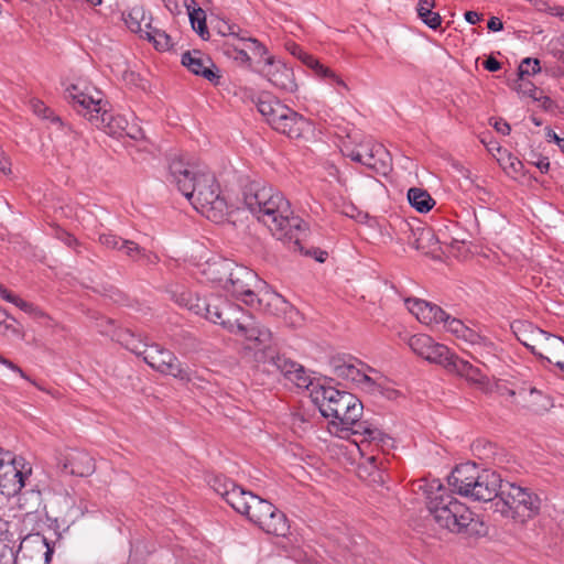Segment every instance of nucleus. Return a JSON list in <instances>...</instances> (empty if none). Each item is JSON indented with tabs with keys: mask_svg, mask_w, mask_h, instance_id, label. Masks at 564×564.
<instances>
[{
	"mask_svg": "<svg viewBox=\"0 0 564 564\" xmlns=\"http://www.w3.org/2000/svg\"><path fill=\"white\" fill-rule=\"evenodd\" d=\"M242 198L246 207L268 227L272 236L289 243L294 251H303L301 242L306 237V224L293 216L291 205L282 193L262 180H252L243 185Z\"/></svg>",
	"mask_w": 564,
	"mask_h": 564,
	"instance_id": "nucleus-1",
	"label": "nucleus"
},
{
	"mask_svg": "<svg viewBox=\"0 0 564 564\" xmlns=\"http://www.w3.org/2000/svg\"><path fill=\"white\" fill-rule=\"evenodd\" d=\"M169 180L207 219L219 223L228 213V205L219 193L214 174L198 171L182 158L175 156L169 164Z\"/></svg>",
	"mask_w": 564,
	"mask_h": 564,
	"instance_id": "nucleus-2",
	"label": "nucleus"
},
{
	"mask_svg": "<svg viewBox=\"0 0 564 564\" xmlns=\"http://www.w3.org/2000/svg\"><path fill=\"white\" fill-rule=\"evenodd\" d=\"M448 484L464 497L478 501H496L499 499L503 481L501 475L495 470H479L475 463H465L456 466L448 476Z\"/></svg>",
	"mask_w": 564,
	"mask_h": 564,
	"instance_id": "nucleus-3",
	"label": "nucleus"
},
{
	"mask_svg": "<svg viewBox=\"0 0 564 564\" xmlns=\"http://www.w3.org/2000/svg\"><path fill=\"white\" fill-rule=\"evenodd\" d=\"M499 492V499L492 503V507L495 512H499L505 518L525 522L540 512L541 499L530 488L506 481Z\"/></svg>",
	"mask_w": 564,
	"mask_h": 564,
	"instance_id": "nucleus-4",
	"label": "nucleus"
},
{
	"mask_svg": "<svg viewBox=\"0 0 564 564\" xmlns=\"http://www.w3.org/2000/svg\"><path fill=\"white\" fill-rule=\"evenodd\" d=\"M414 490L422 491L426 499V506L435 522L443 528L455 517H467V506L458 501L438 479L425 478L414 482Z\"/></svg>",
	"mask_w": 564,
	"mask_h": 564,
	"instance_id": "nucleus-5",
	"label": "nucleus"
},
{
	"mask_svg": "<svg viewBox=\"0 0 564 564\" xmlns=\"http://www.w3.org/2000/svg\"><path fill=\"white\" fill-rule=\"evenodd\" d=\"M313 400L324 417L352 423L362 414V403L351 393L321 386L313 391Z\"/></svg>",
	"mask_w": 564,
	"mask_h": 564,
	"instance_id": "nucleus-6",
	"label": "nucleus"
},
{
	"mask_svg": "<svg viewBox=\"0 0 564 564\" xmlns=\"http://www.w3.org/2000/svg\"><path fill=\"white\" fill-rule=\"evenodd\" d=\"M229 333L243 338V349L252 354L258 364H265L275 348L271 330L245 312L236 317L234 330Z\"/></svg>",
	"mask_w": 564,
	"mask_h": 564,
	"instance_id": "nucleus-7",
	"label": "nucleus"
},
{
	"mask_svg": "<svg viewBox=\"0 0 564 564\" xmlns=\"http://www.w3.org/2000/svg\"><path fill=\"white\" fill-rule=\"evenodd\" d=\"M95 94L88 91V88H82L79 84L70 85L65 91V98L70 101L77 111L101 130H106L112 124L116 116L106 109V101L102 100L100 91L94 89Z\"/></svg>",
	"mask_w": 564,
	"mask_h": 564,
	"instance_id": "nucleus-8",
	"label": "nucleus"
},
{
	"mask_svg": "<svg viewBox=\"0 0 564 564\" xmlns=\"http://www.w3.org/2000/svg\"><path fill=\"white\" fill-rule=\"evenodd\" d=\"M243 516L268 534L284 536L290 529L285 514L254 494L249 495L248 510Z\"/></svg>",
	"mask_w": 564,
	"mask_h": 564,
	"instance_id": "nucleus-9",
	"label": "nucleus"
},
{
	"mask_svg": "<svg viewBox=\"0 0 564 564\" xmlns=\"http://www.w3.org/2000/svg\"><path fill=\"white\" fill-rule=\"evenodd\" d=\"M517 328L520 332H530V339L533 344L519 336L516 330L518 340L523 344L532 354L547 362H553V359L560 358L564 354V339L562 337L552 335L531 323H518Z\"/></svg>",
	"mask_w": 564,
	"mask_h": 564,
	"instance_id": "nucleus-10",
	"label": "nucleus"
},
{
	"mask_svg": "<svg viewBox=\"0 0 564 564\" xmlns=\"http://www.w3.org/2000/svg\"><path fill=\"white\" fill-rule=\"evenodd\" d=\"M141 357L150 367L163 375L173 376L182 381L191 380L189 372L182 367L177 357L158 344H147Z\"/></svg>",
	"mask_w": 564,
	"mask_h": 564,
	"instance_id": "nucleus-11",
	"label": "nucleus"
},
{
	"mask_svg": "<svg viewBox=\"0 0 564 564\" xmlns=\"http://www.w3.org/2000/svg\"><path fill=\"white\" fill-rule=\"evenodd\" d=\"M54 466L63 475L88 477L95 473V459L83 449L65 448L54 455Z\"/></svg>",
	"mask_w": 564,
	"mask_h": 564,
	"instance_id": "nucleus-12",
	"label": "nucleus"
},
{
	"mask_svg": "<svg viewBox=\"0 0 564 564\" xmlns=\"http://www.w3.org/2000/svg\"><path fill=\"white\" fill-rule=\"evenodd\" d=\"M261 284L257 273L247 267L235 264L232 274L228 279L225 290L240 299L248 305H253L257 300L254 290Z\"/></svg>",
	"mask_w": 564,
	"mask_h": 564,
	"instance_id": "nucleus-13",
	"label": "nucleus"
},
{
	"mask_svg": "<svg viewBox=\"0 0 564 564\" xmlns=\"http://www.w3.org/2000/svg\"><path fill=\"white\" fill-rule=\"evenodd\" d=\"M409 346L414 354L425 360L442 366L446 369V362L453 352L444 345L435 343L432 337L424 334L413 335L409 339Z\"/></svg>",
	"mask_w": 564,
	"mask_h": 564,
	"instance_id": "nucleus-14",
	"label": "nucleus"
},
{
	"mask_svg": "<svg viewBox=\"0 0 564 564\" xmlns=\"http://www.w3.org/2000/svg\"><path fill=\"white\" fill-rule=\"evenodd\" d=\"M204 305L207 310H204L199 316L220 325L228 332L234 330L236 317H239L242 312L239 306H234L220 297L206 299Z\"/></svg>",
	"mask_w": 564,
	"mask_h": 564,
	"instance_id": "nucleus-15",
	"label": "nucleus"
},
{
	"mask_svg": "<svg viewBox=\"0 0 564 564\" xmlns=\"http://www.w3.org/2000/svg\"><path fill=\"white\" fill-rule=\"evenodd\" d=\"M513 405L519 411L533 415H543L553 406V400L543 391L531 386H522L518 389V399L513 401Z\"/></svg>",
	"mask_w": 564,
	"mask_h": 564,
	"instance_id": "nucleus-16",
	"label": "nucleus"
},
{
	"mask_svg": "<svg viewBox=\"0 0 564 564\" xmlns=\"http://www.w3.org/2000/svg\"><path fill=\"white\" fill-rule=\"evenodd\" d=\"M6 456H9V464L0 471V488L3 495L14 496L24 487V479L31 474V468L25 470L23 459L12 456L10 452H6Z\"/></svg>",
	"mask_w": 564,
	"mask_h": 564,
	"instance_id": "nucleus-17",
	"label": "nucleus"
},
{
	"mask_svg": "<svg viewBox=\"0 0 564 564\" xmlns=\"http://www.w3.org/2000/svg\"><path fill=\"white\" fill-rule=\"evenodd\" d=\"M182 64L193 74L199 75L210 83L218 84L220 76L217 74L216 65L210 57L200 51L194 50L183 53Z\"/></svg>",
	"mask_w": 564,
	"mask_h": 564,
	"instance_id": "nucleus-18",
	"label": "nucleus"
},
{
	"mask_svg": "<svg viewBox=\"0 0 564 564\" xmlns=\"http://www.w3.org/2000/svg\"><path fill=\"white\" fill-rule=\"evenodd\" d=\"M270 355L271 356L268 357L265 364L274 368L276 371H280L297 387H307L308 377L305 375V369L302 365L286 358L285 356L279 355L275 348L270 352Z\"/></svg>",
	"mask_w": 564,
	"mask_h": 564,
	"instance_id": "nucleus-19",
	"label": "nucleus"
},
{
	"mask_svg": "<svg viewBox=\"0 0 564 564\" xmlns=\"http://www.w3.org/2000/svg\"><path fill=\"white\" fill-rule=\"evenodd\" d=\"M467 517H453L444 529L452 533L464 534L466 536H485L488 528L484 521L467 507Z\"/></svg>",
	"mask_w": 564,
	"mask_h": 564,
	"instance_id": "nucleus-20",
	"label": "nucleus"
},
{
	"mask_svg": "<svg viewBox=\"0 0 564 564\" xmlns=\"http://www.w3.org/2000/svg\"><path fill=\"white\" fill-rule=\"evenodd\" d=\"M541 70L540 61L536 58H524L518 67V78L512 84V89L523 96H529L533 100H540L538 96L540 89L536 88L530 80L525 79V76L536 74Z\"/></svg>",
	"mask_w": 564,
	"mask_h": 564,
	"instance_id": "nucleus-21",
	"label": "nucleus"
},
{
	"mask_svg": "<svg viewBox=\"0 0 564 564\" xmlns=\"http://www.w3.org/2000/svg\"><path fill=\"white\" fill-rule=\"evenodd\" d=\"M446 370L465 378L469 383L486 391L488 386V378L481 370L473 366L469 361L459 358L453 352L452 358L446 362Z\"/></svg>",
	"mask_w": 564,
	"mask_h": 564,
	"instance_id": "nucleus-22",
	"label": "nucleus"
},
{
	"mask_svg": "<svg viewBox=\"0 0 564 564\" xmlns=\"http://www.w3.org/2000/svg\"><path fill=\"white\" fill-rule=\"evenodd\" d=\"M273 129L289 138L297 139L311 130V122L290 108V113H285Z\"/></svg>",
	"mask_w": 564,
	"mask_h": 564,
	"instance_id": "nucleus-23",
	"label": "nucleus"
},
{
	"mask_svg": "<svg viewBox=\"0 0 564 564\" xmlns=\"http://www.w3.org/2000/svg\"><path fill=\"white\" fill-rule=\"evenodd\" d=\"M267 64L269 68L265 74L272 85L288 93H293L296 89L297 85L291 68L281 63L275 64L272 57H268Z\"/></svg>",
	"mask_w": 564,
	"mask_h": 564,
	"instance_id": "nucleus-24",
	"label": "nucleus"
},
{
	"mask_svg": "<svg viewBox=\"0 0 564 564\" xmlns=\"http://www.w3.org/2000/svg\"><path fill=\"white\" fill-rule=\"evenodd\" d=\"M235 264L234 261L228 259H213L206 263L203 273L207 280L218 284L225 290L226 284H228V279L232 274Z\"/></svg>",
	"mask_w": 564,
	"mask_h": 564,
	"instance_id": "nucleus-25",
	"label": "nucleus"
},
{
	"mask_svg": "<svg viewBox=\"0 0 564 564\" xmlns=\"http://www.w3.org/2000/svg\"><path fill=\"white\" fill-rule=\"evenodd\" d=\"M334 375L338 378L351 380L365 386L370 392H381L380 387L367 375L362 373L358 368L351 364L333 361Z\"/></svg>",
	"mask_w": 564,
	"mask_h": 564,
	"instance_id": "nucleus-26",
	"label": "nucleus"
},
{
	"mask_svg": "<svg viewBox=\"0 0 564 564\" xmlns=\"http://www.w3.org/2000/svg\"><path fill=\"white\" fill-rule=\"evenodd\" d=\"M365 165L376 173L387 175L391 170V156L382 144H372L365 154Z\"/></svg>",
	"mask_w": 564,
	"mask_h": 564,
	"instance_id": "nucleus-27",
	"label": "nucleus"
},
{
	"mask_svg": "<svg viewBox=\"0 0 564 564\" xmlns=\"http://www.w3.org/2000/svg\"><path fill=\"white\" fill-rule=\"evenodd\" d=\"M406 232H409V243L412 245L416 250L424 252L434 251V247L438 240L435 237L434 231L429 227H417L416 229L411 228L408 224L404 225Z\"/></svg>",
	"mask_w": 564,
	"mask_h": 564,
	"instance_id": "nucleus-28",
	"label": "nucleus"
},
{
	"mask_svg": "<svg viewBox=\"0 0 564 564\" xmlns=\"http://www.w3.org/2000/svg\"><path fill=\"white\" fill-rule=\"evenodd\" d=\"M360 417H356L352 423H341L345 430L351 431L354 435H359L360 444L368 443L373 435L380 436V430L373 426L368 421H360Z\"/></svg>",
	"mask_w": 564,
	"mask_h": 564,
	"instance_id": "nucleus-29",
	"label": "nucleus"
},
{
	"mask_svg": "<svg viewBox=\"0 0 564 564\" xmlns=\"http://www.w3.org/2000/svg\"><path fill=\"white\" fill-rule=\"evenodd\" d=\"M148 19L152 20L150 15H147L143 7L135 6L131 8V10L124 17V22L130 31L139 33L140 36L143 37L145 22L149 21Z\"/></svg>",
	"mask_w": 564,
	"mask_h": 564,
	"instance_id": "nucleus-30",
	"label": "nucleus"
},
{
	"mask_svg": "<svg viewBox=\"0 0 564 564\" xmlns=\"http://www.w3.org/2000/svg\"><path fill=\"white\" fill-rule=\"evenodd\" d=\"M408 200L410 205L420 213L430 212L435 204V200L431 197L427 191L417 187L409 189Z\"/></svg>",
	"mask_w": 564,
	"mask_h": 564,
	"instance_id": "nucleus-31",
	"label": "nucleus"
},
{
	"mask_svg": "<svg viewBox=\"0 0 564 564\" xmlns=\"http://www.w3.org/2000/svg\"><path fill=\"white\" fill-rule=\"evenodd\" d=\"M145 22L143 37L151 41L156 50L166 51L172 46L171 37L165 31L152 25L151 19Z\"/></svg>",
	"mask_w": 564,
	"mask_h": 564,
	"instance_id": "nucleus-32",
	"label": "nucleus"
},
{
	"mask_svg": "<svg viewBox=\"0 0 564 564\" xmlns=\"http://www.w3.org/2000/svg\"><path fill=\"white\" fill-rule=\"evenodd\" d=\"M249 495H252V492L245 490L238 485H232L230 492L225 500L238 513L245 514L246 510H248Z\"/></svg>",
	"mask_w": 564,
	"mask_h": 564,
	"instance_id": "nucleus-33",
	"label": "nucleus"
},
{
	"mask_svg": "<svg viewBox=\"0 0 564 564\" xmlns=\"http://www.w3.org/2000/svg\"><path fill=\"white\" fill-rule=\"evenodd\" d=\"M435 6L434 0H420L417 3V15L419 18L431 29H437L441 25L442 19L437 12H433L432 9Z\"/></svg>",
	"mask_w": 564,
	"mask_h": 564,
	"instance_id": "nucleus-34",
	"label": "nucleus"
},
{
	"mask_svg": "<svg viewBox=\"0 0 564 564\" xmlns=\"http://www.w3.org/2000/svg\"><path fill=\"white\" fill-rule=\"evenodd\" d=\"M442 322L445 323L447 330L455 334L457 337L465 339L466 341L474 344L479 337L474 330L466 327L460 319L451 317L448 314L447 318L442 319Z\"/></svg>",
	"mask_w": 564,
	"mask_h": 564,
	"instance_id": "nucleus-35",
	"label": "nucleus"
},
{
	"mask_svg": "<svg viewBox=\"0 0 564 564\" xmlns=\"http://www.w3.org/2000/svg\"><path fill=\"white\" fill-rule=\"evenodd\" d=\"M116 338L118 343H120L137 356H141L142 350L147 346V343H143L140 338H138L130 329L118 330L116 333Z\"/></svg>",
	"mask_w": 564,
	"mask_h": 564,
	"instance_id": "nucleus-36",
	"label": "nucleus"
},
{
	"mask_svg": "<svg viewBox=\"0 0 564 564\" xmlns=\"http://www.w3.org/2000/svg\"><path fill=\"white\" fill-rule=\"evenodd\" d=\"M423 307L420 313L419 321L424 324H431L433 322L441 323L442 319L447 318V313L440 306L432 303H419Z\"/></svg>",
	"mask_w": 564,
	"mask_h": 564,
	"instance_id": "nucleus-37",
	"label": "nucleus"
},
{
	"mask_svg": "<svg viewBox=\"0 0 564 564\" xmlns=\"http://www.w3.org/2000/svg\"><path fill=\"white\" fill-rule=\"evenodd\" d=\"M9 333L15 336L22 335L19 322L6 310L0 308V334L8 335Z\"/></svg>",
	"mask_w": 564,
	"mask_h": 564,
	"instance_id": "nucleus-38",
	"label": "nucleus"
},
{
	"mask_svg": "<svg viewBox=\"0 0 564 564\" xmlns=\"http://www.w3.org/2000/svg\"><path fill=\"white\" fill-rule=\"evenodd\" d=\"M189 21L193 29L203 40H207L209 37V31L206 24V13L204 10H194L189 15Z\"/></svg>",
	"mask_w": 564,
	"mask_h": 564,
	"instance_id": "nucleus-39",
	"label": "nucleus"
},
{
	"mask_svg": "<svg viewBox=\"0 0 564 564\" xmlns=\"http://www.w3.org/2000/svg\"><path fill=\"white\" fill-rule=\"evenodd\" d=\"M278 100L279 99L275 98L274 96H272L268 93H263V94L259 95V97L256 101V105H257L259 112L267 119V117L270 115L273 107L278 102Z\"/></svg>",
	"mask_w": 564,
	"mask_h": 564,
	"instance_id": "nucleus-40",
	"label": "nucleus"
},
{
	"mask_svg": "<svg viewBox=\"0 0 564 564\" xmlns=\"http://www.w3.org/2000/svg\"><path fill=\"white\" fill-rule=\"evenodd\" d=\"M285 113H290V108L283 105L280 100L275 104L270 115L267 117V122L274 128L276 122L280 121L281 118L285 116Z\"/></svg>",
	"mask_w": 564,
	"mask_h": 564,
	"instance_id": "nucleus-41",
	"label": "nucleus"
},
{
	"mask_svg": "<svg viewBox=\"0 0 564 564\" xmlns=\"http://www.w3.org/2000/svg\"><path fill=\"white\" fill-rule=\"evenodd\" d=\"M367 463L375 469L376 477L373 481L384 482L382 471L386 469L383 459L378 455H371L366 458Z\"/></svg>",
	"mask_w": 564,
	"mask_h": 564,
	"instance_id": "nucleus-42",
	"label": "nucleus"
},
{
	"mask_svg": "<svg viewBox=\"0 0 564 564\" xmlns=\"http://www.w3.org/2000/svg\"><path fill=\"white\" fill-rule=\"evenodd\" d=\"M503 154L505 156L498 158V162L503 170H511L516 174L519 173L522 167V163L507 151H503Z\"/></svg>",
	"mask_w": 564,
	"mask_h": 564,
	"instance_id": "nucleus-43",
	"label": "nucleus"
},
{
	"mask_svg": "<svg viewBox=\"0 0 564 564\" xmlns=\"http://www.w3.org/2000/svg\"><path fill=\"white\" fill-rule=\"evenodd\" d=\"M232 485L236 484L229 479L221 477H215L212 481V488L224 499H226L227 496L229 495Z\"/></svg>",
	"mask_w": 564,
	"mask_h": 564,
	"instance_id": "nucleus-44",
	"label": "nucleus"
},
{
	"mask_svg": "<svg viewBox=\"0 0 564 564\" xmlns=\"http://www.w3.org/2000/svg\"><path fill=\"white\" fill-rule=\"evenodd\" d=\"M312 69L315 72V74L318 77L330 78L334 82H336L338 85L347 88L346 84L330 68L322 65L318 61H317V65L313 66Z\"/></svg>",
	"mask_w": 564,
	"mask_h": 564,
	"instance_id": "nucleus-45",
	"label": "nucleus"
},
{
	"mask_svg": "<svg viewBox=\"0 0 564 564\" xmlns=\"http://www.w3.org/2000/svg\"><path fill=\"white\" fill-rule=\"evenodd\" d=\"M312 69L315 72V74L318 77L330 78L334 82H336L338 85L347 88L346 84L330 68L322 65L318 61H317V65L313 66Z\"/></svg>",
	"mask_w": 564,
	"mask_h": 564,
	"instance_id": "nucleus-46",
	"label": "nucleus"
},
{
	"mask_svg": "<svg viewBox=\"0 0 564 564\" xmlns=\"http://www.w3.org/2000/svg\"><path fill=\"white\" fill-rule=\"evenodd\" d=\"M143 250L144 248L140 247L135 241L124 239V243L120 251H123L126 256L132 260H137L138 258H141Z\"/></svg>",
	"mask_w": 564,
	"mask_h": 564,
	"instance_id": "nucleus-47",
	"label": "nucleus"
},
{
	"mask_svg": "<svg viewBox=\"0 0 564 564\" xmlns=\"http://www.w3.org/2000/svg\"><path fill=\"white\" fill-rule=\"evenodd\" d=\"M171 299L180 306L186 307L189 300H194V294L186 290H169Z\"/></svg>",
	"mask_w": 564,
	"mask_h": 564,
	"instance_id": "nucleus-48",
	"label": "nucleus"
},
{
	"mask_svg": "<svg viewBox=\"0 0 564 564\" xmlns=\"http://www.w3.org/2000/svg\"><path fill=\"white\" fill-rule=\"evenodd\" d=\"M126 126H127V120L121 116H116L112 124H110L105 130V132L108 133L109 135L119 138L123 134Z\"/></svg>",
	"mask_w": 564,
	"mask_h": 564,
	"instance_id": "nucleus-49",
	"label": "nucleus"
},
{
	"mask_svg": "<svg viewBox=\"0 0 564 564\" xmlns=\"http://www.w3.org/2000/svg\"><path fill=\"white\" fill-rule=\"evenodd\" d=\"M99 241L105 247H107L109 249H116L119 251L121 250V247L124 243V239L121 237H118L116 235H101L99 237Z\"/></svg>",
	"mask_w": 564,
	"mask_h": 564,
	"instance_id": "nucleus-50",
	"label": "nucleus"
},
{
	"mask_svg": "<svg viewBox=\"0 0 564 564\" xmlns=\"http://www.w3.org/2000/svg\"><path fill=\"white\" fill-rule=\"evenodd\" d=\"M33 108H34V112L37 113L39 116H42L43 118H46V119L51 118L52 122L63 126L61 118L57 116H53L52 111L47 107H45V105L43 102H41V101L34 102Z\"/></svg>",
	"mask_w": 564,
	"mask_h": 564,
	"instance_id": "nucleus-51",
	"label": "nucleus"
},
{
	"mask_svg": "<svg viewBox=\"0 0 564 564\" xmlns=\"http://www.w3.org/2000/svg\"><path fill=\"white\" fill-rule=\"evenodd\" d=\"M341 213L350 218L362 221V219L367 218V214L358 210L357 207L352 204H346L343 206Z\"/></svg>",
	"mask_w": 564,
	"mask_h": 564,
	"instance_id": "nucleus-52",
	"label": "nucleus"
},
{
	"mask_svg": "<svg viewBox=\"0 0 564 564\" xmlns=\"http://www.w3.org/2000/svg\"><path fill=\"white\" fill-rule=\"evenodd\" d=\"M205 301L206 299H202L198 295L194 294V300H189V303L187 304L186 308L193 312L194 314L199 315L204 312V310H207L204 305Z\"/></svg>",
	"mask_w": 564,
	"mask_h": 564,
	"instance_id": "nucleus-53",
	"label": "nucleus"
},
{
	"mask_svg": "<svg viewBox=\"0 0 564 564\" xmlns=\"http://www.w3.org/2000/svg\"><path fill=\"white\" fill-rule=\"evenodd\" d=\"M496 392L500 397H507L510 399V402L513 404V401L518 399V390L510 389L506 384H497L496 386Z\"/></svg>",
	"mask_w": 564,
	"mask_h": 564,
	"instance_id": "nucleus-54",
	"label": "nucleus"
},
{
	"mask_svg": "<svg viewBox=\"0 0 564 564\" xmlns=\"http://www.w3.org/2000/svg\"><path fill=\"white\" fill-rule=\"evenodd\" d=\"M419 303H426V301L420 300V299H406L405 305L408 310L416 316V318H420V313L423 307L419 305Z\"/></svg>",
	"mask_w": 564,
	"mask_h": 564,
	"instance_id": "nucleus-55",
	"label": "nucleus"
},
{
	"mask_svg": "<svg viewBox=\"0 0 564 564\" xmlns=\"http://www.w3.org/2000/svg\"><path fill=\"white\" fill-rule=\"evenodd\" d=\"M11 303L14 304L15 306H18L20 310H22L25 313L32 314L35 312V307L33 306L32 303H29V302L22 300L18 295L14 296V299L12 300Z\"/></svg>",
	"mask_w": 564,
	"mask_h": 564,
	"instance_id": "nucleus-56",
	"label": "nucleus"
},
{
	"mask_svg": "<svg viewBox=\"0 0 564 564\" xmlns=\"http://www.w3.org/2000/svg\"><path fill=\"white\" fill-rule=\"evenodd\" d=\"M58 239H61L66 246L74 248V249L77 246H79L78 240L73 235L65 232V231H61L58 234Z\"/></svg>",
	"mask_w": 564,
	"mask_h": 564,
	"instance_id": "nucleus-57",
	"label": "nucleus"
},
{
	"mask_svg": "<svg viewBox=\"0 0 564 564\" xmlns=\"http://www.w3.org/2000/svg\"><path fill=\"white\" fill-rule=\"evenodd\" d=\"M390 442H391V438L387 434H384L383 432L380 431V436L373 435V437H371L368 443L369 444L375 443L376 446L383 448L384 446L389 445Z\"/></svg>",
	"mask_w": 564,
	"mask_h": 564,
	"instance_id": "nucleus-58",
	"label": "nucleus"
},
{
	"mask_svg": "<svg viewBox=\"0 0 564 564\" xmlns=\"http://www.w3.org/2000/svg\"><path fill=\"white\" fill-rule=\"evenodd\" d=\"M545 138L549 142H555L564 153V138H560L552 129L547 128Z\"/></svg>",
	"mask_w": 564,
	"mask_h": 564,
	"instance_id": "nucleus-59",
	"label": "nucleus"
},
{
	"mask_svg": "<svg viewBox=\"0 0 564 564\" xmlns=\"http://www.w3.org/2000/svg\"><path fill=\"white\" fill-rule=\"evenodd\" d=\"M492 126L497 132L502 133L503 135L509 134L511 131L510 124L501 118L496 119Z\"/></svg>",
	"mask_w": 564,
	"mask_h": 564,
	"instance_id": "nucleus-60",
	"label": "nucleus"
},
{
	"mask_svg": "<svg viewBox=\"0 0 564 564\" xmlns=\"http://www.w3.org/2000/svg\"><path fill=\"white\" fill-rule=\"evenodd\" d=\"M0 364L7 366L14 372L19 373L22 378L30 380L29 377L24 373V371L15 364H13L11 360L0 356Z\"/></svg>",
	"mask_w": 564,
	"mask_h": 564,
	"instance_id": "nucleus-61",
	"label": "nucleus"
},
{
	"mask_svg": "<svg viewBox=\"0 0 564 564\" xmlns=\"http://www.w3.org/2000/svg\"><path fill=\"white\" fill-rule=\"evenodd\" d=\"M538 96L541 97L539 100L541 102V107L546 111H552L554 107H556L555 102L547 96H543V91L540 90Z\"/></svg>",
	"mask_w": 564,
	"mask_h": 564,
	"instance_id": "nucleus-62",
	"label": "nucleus"
},
{
	"mask_svg": "<svg viewBox=\"0 0 564 564\" xmlns=\"http://www.w3.org/2000/svg\"><path fill=\"white\" fill-rule=\"evenodd\" d=\"M484 67L489 72H497L501 68V64L495 57L490 56L484 62Z\"/></svg>",
	"mask_w": 564,
	"mask_h": 564,
	"instance_id": "nucleus-63",
	"label": "nucleus"
},
{
	"mask_svg": "<svg viewBox=\"0 0 564 564\" xmlns=\"http://www.w3.org/2000/svg\"><path fill=\"white\" fill-rule=\"evenodd\" d=\"M141 258L144 260L145 264H149V265H155L160 261V258L156 253L147 252L145 249L143 250Z\"/></svg>",
	"mask_w": 564,
	"mask_h": 564,
	"instance_id": "nucleus-64",
	"label": "nucleus"
}]
</instances>
